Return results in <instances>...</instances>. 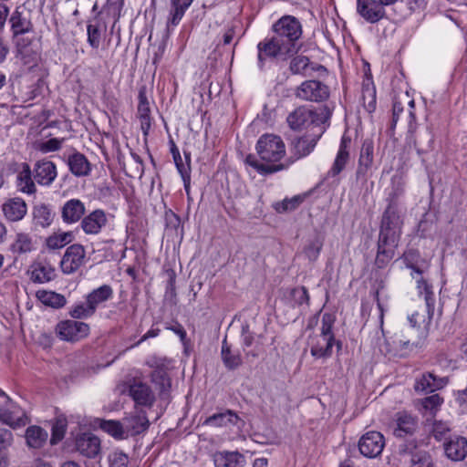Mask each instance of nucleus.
Segmentation results:
<instances>
[{"instance_id": "obj_1", "label": "nucleus", "mask_w": 467, "mask_h": 467, "mask_svg": "<svg viewBox=\"0 0 467 467\" xmlns=\"http://www.w3.org/2000/svg\"><path fill=\"white\" fill-rule=\"evenodd\" d=\"M260 161L254 155L249 154L245 158V164L254 168L262 175L272 174L287 169L294 161L285 163H277L286 154L285 144L282 138L273 133L262 135L255 145Z\"/></svg>"}, {"instance_id": "obj_2", "label": "nucleus", "mask_w": 467, "mask_h": 467, "mask_svg": "<svg viewBox=\"0 0 467 467\" xmlns=\"http://www.w3.org/2000/svg\"><path fill=\"white\" fill-rule=\"evenodd\" d=\"M330 116L331 109L327 106H323L317 109L299 107L287 116L286 120L289 127L293 130L311 127L314 131L320 127L327 128V122Z\"/></svg>"}, {"instance_id": "obj_3", "label": "nucleus", "mask_w": 467, "mask_h": 467, "mask_svg": "<svg viewBox=\"0 0 467 467\" xmlns=\"http://www.w3.org/2000/svg\"><path fill=\"white\" fill-rule=\"evenodd\" d=\"M335 317L325 313L322 316L320 335L314 337L310 343V353L316 358H327L332 356L333 346L336 342L333 333Z\"/></svg>"}, {"instance_id": "obj_4", "label": "nucleus", "mask_w": 467, "mask_h": 467, "mask_svg": "<svg viewBox=\"0 0 467 467\" xmlns=\"http://www.w3.org/2000/svg\"><path fill=\"white\" fill-rule=\"evenodd\" d=\"M290 42L284 43V39L274 36L271 38H265L259 42L257 45V59L258 66L263 68L266 59L280 58L286 59V57L296 52L291 48Z\"/></svg>"}, {"instance_id": "obj_5", "label": "nucleus", "mask_w": 467, "mask_h": 467, "mask_svg": "<svg viewBox=\"0 0 467 467\" xmlns=\"http://www.w3.org/2000/svg\"><path fill=\"white\" fill-rule=\"evenodd\" d=\"M275 36L284 39V43L290 42L291 48L296 50L295 42L302 35V27L300 22L294 16H285L281 17L273 26Z\"/></svg>"}, {"instance_id": "obj_6", "label": "nucleus", "mask_w": 467, "mask_h": 467, "mask_svg": "<svg viewBox=\"0 0 467 467\" xmlns=\"http://www.w3.org/2000/svg\"><path fill=\"white\" fill-rule=\"evenodd\" d=\"M402 223L399 205L395 201H391L383 213L379 235L400 239Z\"/></svg>"}, {"instance_id": "obj_7", "label": "nucleus", "mask_w": 467, "mask_h": 467, "mask_svg": "<svg viewBox=\"0 0 467 467\" xmlns=\"http://www.w3.org/2000/svg\"><path fill=\"white\" fill-rule=\"evenodd\" d=\"M329 94V88L318 80H306L296 90V98L312 102L325 101Z\"/></svg>"}, {"instance_id": "obj_8", "label": "nucleus", "mask_w": 467, "mask_h": 467, "mask_svg": "<svg viewBox=\"0 0 467 467\" xmlns=\"http://www.w3.org/2000/svg\"><path fill=\"white\" fill-rule=\"evenodd\" d=\"M134 400L137 405L151 407L155 401V395L150 387L141 380H130L121 390Z\"/></svg>"}, {"instance_id": "obj_9", "label": "nucleus", "mask_w": 467, "mask_h": 467, "mask_svg": "<svg viewBox=\"0 0 467 467\" xmlns=\"http://www.w3.org/2000/svg\"><path fill=\"white\" fill-rule=\"evenodd\" d=\"M385 447L384 436L379 431H368L359 439L358 449L367 458L379 456Z\"/></svg>"}, {"instance_id": "obj_10", "label": "nucleus", "mask_w": 467, "mask_h": 467, "mask_svg": "<svg viewBox=\"0 0 467 467\" xmlns=\"http://www.w3.org/2000/svg\"><path fill=\"white\" fill-rule=\"evenodd\" d=\"M56 331L63 340L78 341L88 335L89 327L84 322L66 320L57 324Z\"/></svg>"}, {"instance_id": "obj_11", "label": "nucleus", "mask_w": 467, "mask_h": 467, "mask_svg": "<svg viewBox=\"0 0 467 467\" xmlns=\"http://www.w3.org/2000/svg\"><path fill=\"white\" fill-rule=\"evenodd\" d=\"M0 421L13 429L20 428L27 423L25 411L8 398L0 405Z\"/></svg>"}, {"instance_id": "obj_12", "label": "nucleus", "mask_w": 467, "mask_h": 467, "mask_svg": "<svg viewBox=\"0 0 467 467\" xmlns=\"http://www.w3.org/2000/svg\"><path fill=\"white\" fill-rule=\"evenodd\" d=\"M380 0H357V13L367 22L374 24L385 16L384 5Z\"/></svg>"}, {"instance_id": "obj_13", "label": "nucleus", "mask_w": 467, "mask_h": 467, "mask_svg": "<svg viewBox=\"0 0 467 467\" xmlns=\"http://www.w3.org/2000/svg\"><path fill=\"white\" fill-rule=\"evenodd\" d=\"M9 23L13 38H17L19 36L31 33L34 30L30 14L21 6L16 7L11 14Z\"/></svg>"}, {"instance_id": "obj_14", "label": "nucleus", "mask_w": 467, "mask_h": 467, "mask_svg": "<svg viewBox=\"0 0 467 467\" xmlns=\"http://www.w3.org/2000/svg\"><path fill=\"white\" fill-rule=\"evenodd\" d=\"M85 254V249L81 244L68 246L60 263L63 273L69 275L76 272L83 265Z\"/></svg>"}, {"instance_id": "obj_15", "label": "nucleus", "mask_w": 467, "mask_h": 467, "mask_svg": "<svg viewBox=\"0 0 467 467\" xmlns=\"http://www.w3.org/2000/svg\"><path fill=\"white\" fill-rule=\"evenodd\" d=\"M108 215L101 209L94 210L84 216L80 222V227L87 234H99L108 224Z\"/></svg>"}, {"instance_id": "obj_16", "label": "nucleus", "mask_w": 467, "mask_h": 467, "mask_svg": "<svg viewBox=\"0 0 467 467\" xmlns=\"http://www.w3.org/2000/svg\"><path fill=\"white\" fill-rule=\"evenodd\" d=\"M326 127H320L311 134L300 137L293 141V151L296 159L308 155L316 147L317 140L325 132Z\"/></svg>"}, {"instance_id": "obj_17", "label": "nucleus", "mask_w": 467, "mask_h": 467, "mask_svg": "<svg viewBox=\"0 0 467 467\" xmlns=\"http://www.w3.org/2000/svg\"><path fill=\"white\" fill-rule=\"evenodd\" d=\"M32 172L36 182L43 186H49L57 176V166L47 160L36 161Z\"/></svg>"}, {"instance_id": "obj_18", "label": "nucleus", "mask_w": 467, "mask_h": 467, "mask_svg": "<svg viewBox=\"0 0 467 467\" xmlns=\"http://www.w3.org/2000/svg\"><path fill=\"white\" fill-rule=\"evenodd\" d=\"M76 449L81 455L94 458L100 451V441L90 432L82 433L76 439Z\"/></svg>"}, {"instance_id": "obj_19", "label": "nucleus", "mask_w": 467, "mask_h": 467, "mask_svg": "<svg viewBox=\"0 0 467 467\" xmlns=\"http://www.w3.org/2000/svg\"><path fill=\"white\" fill-rule=\"evenodd\" d=\"M2 212L6 220L17 222L22 220L27 213L26 202L19 197L6 200L2 204Z\"/></svg>"}, {"instance_id": "obj_20", "label": "nucleus", "mask_w": 467, "mask_h": 467, "mask_svg": "<svg viewBox=\"0 0 467 467\" xmlns=\"http://www.w3.org/2000/svg\"><path fill=\"white\" fill-rule=\"evenodd\" d=\"M443 449L445 455L453 462H461L467 456V440L463 437L455 436L444 442Z\"/></svg>"}, {"instance_id": "obj_21", "label": "nucleus", "mask_w": 467, "mask_h": 467, "mask_svg": "<svg viewBox=\"0 0 467 467\" xmlns=\"http://www.w3.org/2000/svg\"><path fill=\"white\" fill-rule=\"evenodd\" d=\"M123 425L126 431V436H134L143 432L148 429L149 420L147 419L146 413L142 410H140L127 416L123 420Z\"/></svg>"}, {"instance_id": "obj_22", "label": "nucleus", "mask_w": 467, "mask_h": 467, "mask_svg": "<svg viewBox=\"0 0 467 467\" xmlns=\"http://www.w3.org/2000/svg\"><path fill=\"white\" fill-rule=\"evenodd\" d=\"M85 204L78 199H70L62 206L61 216L66 223H75L84 215Z\"/></svg>"}, {"instance_id": "obj_23", "label": "nucleus", "mask_w": 467, "mask_h": 467, "mask_svg": "<svg viewBox=\"0 0 467 467\" xmlns=\"http://www.w3.org/2000/svg\"><path fill=\"white\" fill-rule=\"evenodd\" d=\"M215 467H244L245 458L238 451H219L213 455Z\"/></svg>"}, {"instance_id": "obj_24", "label": "nucleus", "mask_w": 467, "mask_h": 467, "mask_svg": "<svg viewBox=\"0 0 467 467\" xmlns=\"http://www.w3.org/2000/svg\"><path fill=\"white\" fill-rule=\"evenodd\" d=\"M402 259L406 267L412 270L411 276L416 278V275L420 276L428 268V264L420 257L417 250L410 249L403 254Z\"/></svg>"}, {"instance_id": "obj_25", "label": "nucleus", "mask_w": 467, "mask_h": 467, "mask_svg": "<svg viewBox=\"0 0 467 467\" xmlns=\"http://www.w3.org/2000/svg\"><path fill=\"white\" fill-rule=\"evenodd\" d=\"M192 1L193 0H171V7L166 23L168 31L179 25Z\"/></svg>"}, {"instance_id": "obj_26", "label": "nucleus", "mask_w": 467, "mask_h": 467, "mask_svg": "<svg viewBox=\"0 0 467 467\" xmlns=\"http://www.w3.org/2000/svg\"><path fill=\"white\" fill-rule=\"evenodd\" d=\"M446 380L435 377L432 373L427 372L416 379L414 389L417 392H431L442 388Z\"/></svg>"}, {"instance_id": "obj_27", "label": "nucleus", "mask_w": 467, "mask_h": 467, "mask_svg": "<svg viewBox=\"0 0 467 467\" xmlns=\"http://www.w3.org/2000/svg\"><path fill=\"white\" fill-rule=\"evenodd\" d=\"M350 142L351 140L348 137H342L337 154L329 171V173L332 176L339 174L346 167V164L348 163L349 159L348 148L350 146Z\"/></svg>"}, {"instance_id": "obj_28", "label": "nucleus", "mask_w": 467, "mask_h": 467, "mask_svg": "<svg viewBox=\"0 0 467 467\" xmlns=\"http://www.w3.org/2000/svg\"><path fill=\"white\" fill-rule=\"evenodd\" d=\"M240 418L233 410H227L220 413H215L208 417L204 421L203 425L212 427H226L229 425H237Z\"/></svg>"}, {"instance_id": "obj_29", "label": "nucleus", "mask_w": 467, "mask_h": 467, "mask_svg": "<svg viewBox=\"0 0 467 467\" xmlns=\"http://www.w3.org/2000/svg\"><path fill=\"white\" fill-rule=\"evenodd\" d=\"M373 151H374L373 140L370 139L364 140L362 146H361L359 159H358V167L357 170L358 174L364 175L368 171V169L372 166Z\"/></svg>"}, {"instance_id": "obj_30", "label": "nucleus", "mask_w": 467, "mask_h": 467, "mask_svg": "<svg viewBox=\"0 0 467 467\" xmlns=\"http://www.w3.org/2000/svg\"><path fill=\"white\" fill-rule=\"evenodd\" d=\"M32 171L28 164L24 163L22 170L16 176V187L17 190L23 193L34 194L36 191V187L32 179Z\"/></svg>"}, {"instance_id": "obj_31", "label": "nucleus", "mask_w": 467, "mask_h": 467, "mask_svg": "<svg viewBox=\"0 0 467 467\" xmlns=\"http://www.w3.org/2000/svg\"><path fill=\"white\" fill-rule=\"evenodd\" d=\"M396 427L394 428L393 433L396 437H403L407 434H411L416 429L415 419L406 413L399 412L396 415Z\"/></svg>"}, {"instance_id": "obj_32", "label": "nucleus", "mask_w": 467, "mask_h": 467, "mask_svg": "<svg viewBox=\"0 0 467 467\" xmlns=\"http://www.w3.org/2000/svg\"><path fill=\"white\" fill-rule=\"evenodd\" d=\"M67 165L70 171L78 177L87 176L90 171L89 161L79 152H74L68 156Z\"/></svg>"}, {"instance_id": "obj_33", "label": "nucleus", "mask_w": 467, "mask_h": 467, "mask_svg": "<svg viewBox=\"0 0 467 467\" xmlns=\"http://www.w3.org/2000/svg\"><path fill=\"white\" fill-rule=\"evenodd\" d=\"M221 357L224 366L228 369H235L242 364V357L239 350H233L226 337L222 342Z\"/></svg>"}, {"instance_id": "obj_34", "label": "nucleus", "mask_w": 467, "mask_h": 467, "mask_svg": "<svg viewBox=\"0 0 467 467\" xmlns=\"http://www.w3.org/2000/svg\"><path fill=\"white\" fill-rule=\"evenodd\" d=\"M36 297L43 305L53 308L63 307L67 303L66 297L63 295L44 289L37 290L36 293Z\"/></svg>"}, {"instance_id": "obj_35", "label": "nucleus", "mask_w": 467, "mask_h": 467, "mask_svg": "<svg viewBox=\"0 0 467 467\" xmlns=\"http://www.w3.org/2000/svg\"><path fill=\"white\" fill-rule=\"evenodd\" d=\"M55 276V269L47 263H38L33 266L31 280L36 283H46Z\"/></svg>"}, {"instance_id": "obj_36", "label": "nucleus", "mask_w": 467, "mask_h": 467, "mask_svg": "<svg viewBox=\"0 0 467 467\" xmlns=\"http://www.w3.org/2000/svg\"><path fill=\"white\" fill-rule=\"evenodd\" d=\"M150 104L144 92L139 93L138 116L140 119V127L145 135L150 128Z\"/></svg>"}, {"instance_id": "obj_37", "label": "nucleus", "mask_w": 467, "mask_h": 467, "mask_svg": "<svg viewBox=\"0 0 467 467\" xmlns=\"http://www.w3.org/2000/svg\"><path fill=\"white\" fill-rule=\"evenodd\" d=\"M47 437V432L38 426H30L26 431V443L31 448L42 447L46 443Z\"/></svg>"}, {"instance_id": "obj_38", "label": "nucleus", "mask_w": 467, "mask_h": 467, "mask_svg": "<svg viewBox=\"0 0 467 467\" xmlns=\"http://www.w3.org/2000/svg\"><path fill=\"white\" fill-rule=\"evenodd\" d=\"M35 249L36 243L34 242L32 236L25 233H18L11 245L12 252L19 254L30 253Z\"/></svg>"}, {"instance_id": "obj_39", "label": "nucleus", "mask_w": 467, "mask_h": 467, "mask_svg": "<svg viewBox=\"0 0 467 467\" xmlns=\"http://www.w3.org/2000/svg\"><path fill=\"white\" fill-rule=\"evenodd\" d=\"M113 296L112 288L108 285H103L97 289L91 291L86 297L89 304L96 310L97 307L110 299Z\"/></svg>"}, {"instance_id": "obj_40", "label": "nucleus", "mask_w": 467, "mask_h": 467, "mask_svg": "<svg viewBox=\"0 0 467 467\" xmlns=\"http://www.w3.org/2000/svg\"><path fill=\"white\" fill-rule=\"evenodd\" d=\"M427 424L431 435L438 441L445 440L451 430L448 421L427 419Z\"/></svg>"}, {"instance_id": "obj_41", "label": "nucleus", "mask_w": 467, "mask_h": 467, "mask_svg": "<svg viewBox=\"0 0 467 467\" xmlns=\"http://www.w3.org/2000/svg\"><path fill=\"white\" fill-rule=\"evenodd\" d=\"M105 28L106 26L98 17L88 25V42L93 48H98L99 47L101 32Z\"/></svg>"}, {"instance_id": "obj_42", "label": "nucleus", "mask_w": 467, "mask_h": 467, "mask_svg": "<svg viewBox=\"0 0 467 467\" xmlns=\"http://www.w3.org/2000/svg\"><path fill=\"white\" fill-rule=\"evenodd\" d=\"M415 279L417 281V288L419 293L424 297L426 303V311L430 315L431 311L434 309L435 305V297L432 288L421 276L419 278L416 277Z\"/></svg>"}, {"instance_id": "obj_43", "label": "nucleus", "mask_w": 467, "mask_h": 467, "mask_svg": "<svg viewBox=\"0 0 467 467\" xmlns=\"http://www.w3.org/2000/svg\"><path fill=\"white\" fill-rule=\"evenodd\" d=\"M398 238L379 235L378 253L393 258L399 243Z\"/></svg>"}, {"instance_id": "obj_44", "label": "nucleus", "mask_w": 467, "mask_h": 467, "mask_svg": "<svg viewBox=\"0 0 467 467\" xmlns=\"http://www.w3.org/2000/svg\"><path fill=\"white\" fill-rule=\"evenodd\" d=\"M72 232H61L54 234L47 239V245L49 249H60L73 241Z\"/></svg>"}, {"instance_id": "obj_45", "label": "nucleus", "mask_w": 467, "mask_h": 467, "mask_svg": "<svg viewBox=\"0 0 467 467\" xmlns=\"http://www.w3.org/2000/svg\"><path fill=\"white\" fill-rule=\"evenodd\" d=\"M96 310L86 299V301L78 302L72 306L69 314L73 318L83 319L93 316Z\"/></svg>"}, {"instance_id": "obj_46", "label": "nucleus", "mask_w": 467, "mask_h": 467, "mask_svg": "<svg viewBox=\"0 0 467 467\" xmlns=\"http://www.w3.org/2000/svg\"><path fill=\"white\" fill-rule=\"evenodd\" d=\"M323 247V238L316 235L313 239L309 240L304 248V254L309 261H316Z\"/></svg>"}, {"instance_id": "obj_47", "label": "nucleus", "mask_w": 467, "mask_h": 467, "mask_svg": "<svg viewBox=\"0 0 467 467\" xmlns=\"http://www.w3.org/2000/svg\"><path fill=\"white\" fill-rule=\"evenodd\" d=\"M442 403L443 399L439 394L426 397L420 401L424 414L429 413L432 417L436 415Z\"/></svg>"}, {"instance_id": "obj_48", "label": "nucleus", "mask_w": 467, "mask_h": 467, "mask_svg": "<svg viewBox=\"0 0 467 467\" xmlns=\"http://www.w3.org/2000/svg\"><path fill=\"white\" fill-rule=\"evenodd\" d=\"M409 467H434V464L427 451L419 450L411 452Z\"/></svg>"}, {"instance_id": "obj_49", "label": "nucleus", "mask_w": 467, "mask_h": 467, "mask_svg": "<svg viewBox=\"0 0 467 467\" xmlns=\"http://www.w3.org/2000/svg\"><path fill=\"white\" fill-rule=\"evenodd\" d=\"M187 162L183 163L182 156L180 155L179 158L173 159L175 166L179 171V173L182 176V179L183 181L184 188L187 193H189L190 191V155L185 154Z\"/></svg>"}, {"instance_id": "obj_50", "label": "nucleus", "mask_w": 467, "mask_h": 467, "mask_svg": "<svg viewBox=\"0 0 467 467\" xmlns=\"http://www.w3.org/2000/svg\"><path fill=\"white\" fill-rule=\"evenodd\" d=\"M33 213L36 223L43 227L50 225L53 221V214L47 205L41 204L35 207Z\"/></svg>"}, {"instance_id": "obj_51", "label": "nucleus", "mask_w": 467, "mask_h": 467, "mask_svg": "<svg viewBox=\"0 0 467 467\" xmlns=\"http://www.w3.org/2000/svg\"><path fill=\"white\" fill-rule=\"evenodd\" d=\"M100 428L115 438H123L126 435L123 423L116 420H102Z\"/></svg>"}, {"instance_id": "obj_52", "label": "nucleus", "mask_w": 467, "mask_h": 467, "mask_svg": "<svg viewBox=\"0 0 467 467\" xmlns=\"http://www.w3.org/2000/svg\"><path fill=\"white\" fill-rule=\"evenodd\" d=\"M303 201V198L299 195L294 196L290 199H285L282 202H276L274 205L275 210L277 213H285L296 209Z\"/></svg>"}, {"instance_id": "obj_53", "label": "nucleus", "mask_w": 467, "mask_h": 467, "mask_svg": "<svg viewBox=\"0 0 467 467\" xmlns=\"http://www.w3.org/2000/svg\"><path fill=\"white\" fill-rule=\"evenodd\" d=\"M309 67V58L305 56H297L290 62V69L294 74H306Z\"/></svg>"}, {"instance_id": "obj_54", "label": "nucleus", "mask_w": 467, "mask_h": 467, "mask_svg": "<svg viewBox=\"0 0 467 467\" xmlns=\"http://www.w3.org/2000/svg\"><path fill=\"white\" fill-rule=\"evenodd\" d=\"M64 139L52 138L47 141L39 142L36 146V149L42 153H48L58 150Z\"/></svg>"}, {"instance_id": "obj_55", "label": "nucleus", "mask_w": 467, "mask_h": 467, "mask_svg": "<svg viewBox=\"0 0 467 467\" xmlns=\"http://www.w3.org/2000/svg\"><path fill=\"white\" fill-rule=\"evenodd\" d=\"M290 296L294 306H301L303 304H307L309 300V296L305 286H298L292 289Z\"/></svg>"}, {"instance_id": "obj_56", "label": "nucleus", "mask_w": 467, "mask_h": 467, "mask_svg": "<svg viewBox=\"0 0 467 467\" xmlns=\"http://www.w3.org/2000/svg\"><path fill=\"white\" fill-rule=\"evenodd\" d=\"M66 432V422L64 420L58 419L57 421L53 424L52 427V437H51V443L56 444L57 442L60 441L65 435Z\"/></svg>"}, {"instance_id": "obj_57", "label": "nucleus", "mask_w": 467, "mask_h": 467, "mask_svg": "<svg viewBox=\"0 0 467 467\" xmlns=\"http://www.w3.org/2000/svg\"><path fill=\"white\" fill-rule=\"evenodd\" d=\"M362 98L364 106L368 112H372L376 109V94L374 88H364Z\"/></svg>"}, {"instance_id": "obj_58", "label": "nucleus", "mask_w": 467, "mask_h": 467, "mask_svg": "<svg viewBox=\"0 0 467 467\" xmlns=\"http://www.w3.org/2000/svg\"><path fill=\"white\" fill-rule=\"evenodd\" d=\"M433 313V309L431 311L430 316H426L424 313H420L418 311L412 313L409 316L408 319L412 327H420L421 325H425L427 319H431ZM427 315H429L427 313Z\"/></svg>"}, {"instance_id": "obj_59", "label": "nucleus", "mask_w": 467, "mask_h": 467, "mask_svg": "<svg viewBox=\"0 0 467 467\" xmlns=\"http://www.w3.org/2000/svg\"><path fill=\"white\" fill-rule=\"evenodd\" d=\"M110 467H127L129 463L128 456L121 451H114L109 456Z\"/></svg>"}, {"instance_id": "obj_60", "label": "nucleus", "mask_w": 467, "mask_h": 467, "mask_svg": "<svg viewBox=\"0 0 467 467\" xmlns=\"http://www.w3.org/2000/svg\"><path fill=\"white\" fill-rule=\"evenodd\" d=\"M13 443L12 432L5 428H0V451L11 446Z\"/></svg>"}, {"instance_id": "obj_61", "label": "nucleus", "mask_w": 467, "mask_h": 467, "mask_svg": "<svg viewBox=\"0 0 467 467\" xmlns=\"http://www.w3.org/2000/svg\"><path fill=\"white\" fill-rule=\"evenodd\" d=\"M254 334L249 330V326L244 324L242 326V340L245 348L250 347L254 342Z\"/></svg>"}, {"instance_id": "obj_62", "label": "nucleus", "mask_w": 467, "mask_h": 467, "mask_svg": "<svg viewBox=\"0 0 467 467\" xmlns=\"http://www.w3.org/2000/svg\"><path fill=\"white\" fill-rule=\"evenodd\" d=\"M8 15L9 7L4 3H0V31H3L5 28Z\"/></svg>"}, {"instance_id": "obj_63", "label": "nucleus", "mask_w": 467, "mask_h": 467, "mask_svg": "<svg viewBox=\"0 0 467 467\" xmlns=\"http://www.w3.org/2000/svg\"><path fill=\"white\" fill-rule=\"evenodd\" d=\"M166 328L173 331L176 335H178L182 343L185 342L187 334L182 325L177 323L173 326L167 327Z\"/></svg>"}, {"instance_id": "obj_64", "label": "nucleus", "mask_w": 467, "mask_h": 467, "mask_svg": "<svg viewBox=\"0 0 467 467\" xmlns=\"http://www.w3.org/2000/svg\"><path fill=\"white\" fill-rule=\"evenodd\" d=\"M235 36V30L234 26H232L225 29L223 35V42L224 45H229L232 43L234 37Z\"/></svg>"}]
</instances>
